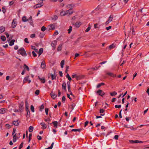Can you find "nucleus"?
I'll list each match as a JSON object with an SVG mask.
<instances>
[{"mask_svg":"<svg viewBox=\"0 0 149 149\" xmlns=\"http://www.w3.org/2000/svg\"><path fill=\"white\" fill-rule=\"evenodd\" d=\"M18 54L21 55L23 56H25L27 55L26 53L23 48H21L18 50Z\"/></svg>","mask_w":149,"mask_h":149,"instance_id":"1","label":"nucleus"},{"mask_svg":"<svg viewBox=\"0 0 149 149\" xmlns=\"http://www.w3.org/2000/svg\"><path fill=\"white\" fill-rule=\"evenodd\" d=\"M96 93L98 94L99 95L102 97L105 94V93L101 90H98L97 91Z\"/></svg>","mask_w":149,"mask_h":149,"instance_id":"2","label":"nucleus"},{"mask_svg":"<svg viewBox=\"0 0 149 149\" xmlns=\"http://www.w3.org/2000/svg\"><path fill=\"white\" fill-rule=\"evenodd\" d=\"M113 18V16L112 15H110L109 17L108 20L106 22L105 24H109L112 20Z\"/></svg>","mask_w":149,"mask_h":149,"instance_id":"3","label":"nucleus"},{"mask_svg":"<svg viewBox=\"0 0 149 149\" xmlns=\"http://www.w3.org/2000/svg\"><path fill=\"white\" fill-rule=\"evenodd\" d=\"M72 9V8H70V9H69L68 10L66 11L65 13L66 15L69 14V15H71L73 13V12L72 11H71V10Z\"/></svg>","mask_w":149,"mask_h":149,"instance_id":"4","label":"nucleus"},{"mask_svg":"<svg viewBox=\"0 0 149 149\" xmlns=\"http://www.w3.org/2000/svg\"><path fill=\"white\" fill-rule=\"evenodd\" d=\"M27 21L29 22L30 24L31 25H33V21L32 19V17L31 16H30V17L29 18V19H27Z\"/></svg>","mask_w":149,"mask_h":149,"instance_id":"5","label":"nucleus"},{"mask_svg":"<svg viewBox=\"0 0 149 149\" xmlns=\"http://www.w3.org/2000/svg\"><path fill=\"white\" fill-rule=\"evenodd\" d=\"M50 95L51 97L53 99H55L57 96L56 94L53 93L52 92H51L50 93Z\"/></svg>","mask_w":149,"mask_h":149,"instance_id":"6","label":"nucleus"},{"mask_svg":"<svg viewBox=\"0 0 149 149\" xmlns=\"http://www.w3.org/2000/svg\"><path fill=\"white\" fill-rule=\"evenodd\" d=\"M7 109L4 108H1L0 109V114H3L4 113L6 112V111Z\"/></svg>","mask_w":149,"mask_h":149,"instance_id":"7","label":"nucleus"},{"mask_svg":"<svg viewBox=\"0 0 149 149\" xmlns=\"http://www.w3.org/2000/svg\"><path fill=\"white\" fill-rule=\"evenodd\" d=\"M43 6L42 2V3H38L36 4L34 6V8H40Z\"/></svg>","mask_w":149,"mask_h":149,"instance_id":"8","label":"nucleus"},{"mask_svg":"<svg viewBox=\"0 0 149 149\" xmlns=\"http://www.w3.org/2000/svg\"><path fill=\"white\" fill-rule=\"evenodd\" d=\"M40 125L42 126V129H46L47 126L45 123H40Z\"/></svg>","mask_w":149,"mask_h":149,"instance_id":"9","label":"nucleus"},{"mask_svg":"<svg viewBox=\"0 0 149 149\" xmlns=\"http://www.w3.org/2000/svg\"><path fill=\"white\" fill-rule=\"evenodd\" d=\"M49 26L50 27L49 29V30H54L55 29V26L54 24H51L49 25Z\"/></svg>","mask_w":149,"mask_h":149,"instance_id":"10","label":"nucleus"},{"mask_svg":"<svg viewBox=\"0 0 149 149\" xmlns=\"http://www.w3.org/2000/svg\"><path fill=\"white\" fill-rule=\"evenodd\" d=\"M107 75L110 76L112 77H116V75L115 74H113L111 72H107Z\"/></svg>","mask_w":149,"mask_h":149,"instance_id":"11","label":"nucleus"},{"mask_svg":"<svg viewBox=\"0 0 149 149\" xmlns=\"http://www.w3.org/2000/svg\"><path fill=\"white\" fill-rule=\"evenodd\" d=\"M5 30V27L3 26L0 27V33L4 32Z\"/></svg>","mask_w":149,"mask_h":149,"instance_id":"12","label":"nucleus"},{"mask_svg":"<svg viewBox=\"0 0 149 149\" xmlns=\"http://www.w3.org/2000/svg\"><path fill=\"white\" fill-rule=\"evenodd\" d=\"M17 24L16 22L14 21V20H13L12 23V28H14L17 26Z\"/></svg>","mask_w":149,"mask_h":149,"instance_id":"13","label":"nucleus"},{"mask_svg":"<svg viewBox=\"0 0 149 149\" xmlns=\"http://www.w3.org/2000/svg\"><path fill=\"white\" fill-rule=\"evenodd\" d=\"M23 104H20L19 106V110L20 111H22L23 109Z\"/></svg>","mask_w":149,"mask_h":149,"instance_id":"14","label":"nucleus"},{"mask_svg":"<svg viewBox=\"0 0 149 149\" xmlns=\"http://www.w3.org/2000/svg\"><path fill=\"white\" fill-rule=\"evenodd\" d=\"M67 86L68 88V90L69 92H71L70 90V82L69 81L67 82Z\"/></svg>","mask_w":149,"mask_h":149,"instance_id":"15","label":"nucleus"},{"mask_svg":"<svg viewBox=\"0 0 149 149\" xmlns=\"http://www.w3.org/2000/svg\"><path fill=\"white\" fill-rule=\"evenodd\" d=\"M46 65L45 64L44 62V61H43L42 62L41 64V65L40 67H41L42 68L44 69L45 68V67Z\"/></svg>","mask_w":149,"mask_h":149,"instance_id":"16","label":"nucleus"},{"mask_svg":"<svg viewBox=\"0 0 149 149\" xmlns=\"http://www.w3.org/2000/svg\"><path fill=\"white\" fill-rule=\"evenodd\" d=\"M38 78L43 83H44L45 82V78L44 77H42V78H40L39 77H38Z\"/></svg>","mask_w":149,"mask_h":149,"instance_id":"17","label":"nucleus"},{"mask_svg":"<svg viewBox=\"0 0 149 149\" xmlns=\"http://www.w3.org/2000/svg\"><path fill=\"white\" fill-rule=\"evenodd\" d=\"M66 84L65 82H63L62 84V88L65 91H66Z\"/></svg>","mask_w":149,"mask_h":149,"instance_id":"18","label":"nucleus"},{"mask_svg":"<svg viewBox=\"0 0 149 149\" xmlns=\"http://www.w3.org/2000/svg\"><path fill=\"white\" fill-rule=\"evenodd\" d=\"M13 124L15 126H18L19 125V123L18 120H14L13 122Z\"/></svg>","mask_w":149,"mask_h":149,"instance_id":"19","label":"nucleus"},{"mask_svg":"<svg viewBox=\"0 0 149 149\" xmlns=\"http://www.w3.org/2000/svg\"><path fill=\"white\" fill-rule=\"evenodd\" d=\"M52 123L54 125V127H55L56 128H57L58 122L57 121H55L53 122Z\"/></svg>","mask_w":149,"mask_h":149,"instance_id":"20","label":"nucleus"},{"mask_svg":"<svg viewBox=\"0 0 149 149\" xmlns=\"http://www.w3.org/2000/svg\"><path fill=\"white\" fill-rule=\"evenodd\" d=\"M129 141L132 143H139V140H130Z\"/></svg>","mask_w":149,"mask_h":149,"instance_id":"21","label":"nucleus"},{"mask_svg":"<svg viewBox=\"0 0 149 149\" xmlns=\"http://www.w3.org/2000/svg\"><path fill=\"white\" fill-rule=\"evenodd\" d=\"M81 24V22H77L75 23V26L77 27H79Z\"/></svg>","mask_w":149,"mask_h":149,"instance_id":"22","label":"nucleus"},{"mask_svg":"<svg viewBox=\"0 0 149 149\" xmlns=\"http://www.w3.org/2000/svg\"><path fill=\"white\" fill-rule=\"evenodd\" d=\"M83 77V76L77 75L76 79L77 80H78L82 79Z\"/></svg>","mask_w":149,"mask_h":149,"instance_id":"23","label":"nucleus"},{"mask_svg":"<svg viewBox=\"0 0 149 149\" xmlns=\"http://www.w3.org/2000/svg\"><path fill=\"white\" fill-rule=\"evenodd\" d=\"M24 70H25V69L28 71L29 70V67H28L27 65L26 64H24Z\"/></svg>","mask_w":149,"mask_h":149,"instance_id":"24","label":"nucleus"},{"mask_svg":"<svg viewBox=\"0 0 149 149\" xmlns=\"http://www.w3.org/2000/svg\"><path fill=\"white\" fill-rule=\"evenodd\" d=\"M15 40H12L9 43V45L10 46H12L14 45V42H15Z\"/></svg>","mask_w":149,"mask_h":149,"instance_id":"25","label":"nucleus"},{"mask_svg":"<svg viewBox=\"0 0 149 149\" xmlns=\"http://www.w3.org/2000/svg\"><path fill=\"white\" fill-rule=\"evenodd\" d=\"M29 76L26 77L23 80V83H25L26 81H27L28 80Z\"/></svg>","mask_w":149,"mask_h":149,"instance_id":"26","label":"nucleus"},{"mask_svg":"<svg viewBox=\"0 0 149 149\" xmlns=\"http://www.w3.org/2000/svg\"><path fill=\"white\" fill-rule=\"evenodd\" d=\"M65 61L64 60H62L60 63L61 67L63 68V65L64 64Z\"/></svg>","mask_w":149,"mask_h":149,"instance_id":"27","label":"nucleus"},{"mask_svg":"<svg viewBox=\"0 0 149 149\" xmlns=\"http://www.w3.org/2000/svg\"><path fill=\"white\" fill-rule=\"evenodd\" d=\"M82 129H72L71 131L73 132L78 131L80 132Z\"/></svg>","mask_w":149,"mask_h":149,"instance_id":"28","label":"nucleus"},{"mask_svg":"<svg viewBox=\"0 0 149 149\" xmlns=\"http://www.w3.org/2000/svg\"><path fill=\"white\" fill-rule=\"evenodd\" d=\"M23 22H26L28 21L27 19L25 16H23L22 19Z\"/></svg>","mask_w":149,"mask_h":149,"instance_id":"29","label":"nucleus"},{"mask_svg":"<svg viewBox=\"0 0 149 149\" xmlns=\"http://www.w3.org/2000/svg\"><path fill=\"white\" fill-rule=\"evenodd\" d=\"M16 134H15L14 135H13V142L15 143V142L17 140V139H16Z\"/></svg>","mask_w":149,"mask_h":149,"instance_id":"30","label":"nucleus"},{"mask_svg":"<svg viewBox=\"0 0 149 149\" xmlns=\"http://www.w3.org/2000/svg\"><path fill=\"white\" fill-rule=\"evenodd\" d=\"M27 112V117H29L30 115V113L29 110H26Z\"/></svg>","mask_w":149,"mask_h":149,"instance_id":"31","label":"nucleus"},{"mask_svg":"<svg viewBox=\"0 0 149 149\" xmlns=\"http://www.w3.org/2000/svg\"><path fill=\"white\" fill-rule=\"evenodd\" d=\"M33 130V127L32 126H30L29 127V131L30 132H32Z\"/></svg>","mask_w":149,"mask_h":149,"instance_id":"32","label":"nucleus"},{"mask_svg":"<svg viewBox=\"0 0 149 149\" xmlns=\"http://www.w3.org/2000/svg\"><path fill=\"white\" fill-rule=\"evenodd\" d=\"M110 94L111 96H113L116 95L117 94V93L115 91H113L112 93H110Z\"/></svg>","mask_w":149,"mask_h":149,"instance_id":"33","label":"nucleus"},{"mask_svg":"<svg viewBox=\"0 0 149 149\" xmlns=\"http://www.w3.org/2000/svg\"><path fill=\"white\" fill-rule=\"evenodd\" d=\"M104 85V83H101L97 85V88H99L100 87L102 86H103Z\"/></svg>","mask_w":149,"mask_h":149,"instance_id":"34","label":"nucleus"},{"mask_svg":"<svg viewBox=\"0 0 149 149\" xmlns=\"http://www.w3.org/2000/svg\"><path fill=\"white\" fill-rule=\"evenodd\" d=\"M43 52V49L42 48H40L39 51V56L42 54Z\"/></svg>","mask_w":149,"mask_h":149,"instance_id":"35","label":"nucleus"},{"mask_svg":"<svg viewBox=\"0 0 149 149\" xmlns=\"http://www.w3.org/2000/svg\"><path fill=\"white\" fill-rule=\"evenodd\" d=\"M66 77L68 79V80L69 81H71L72 80V78L70 76L69 74L68 73H67L66 75Z\"/></svg>","mask_w":149,"mask_h":149,"instance_id":"36","label":"nucleus"},{"mask_svg":"<svg viewBox=\"0 0 149 149\" xmlns=\"http://www.w3.org/2000/svg\"><path fill=\"white\" fill-rule=\"evenodd\" d=\"M45 33H40L39 34V36L40 38H43L44 36Z\"/></svg>","mask_w":149,"mask_h":149,"instance_id":"37","label":"nucleus"},{"mask_svg":"<svg viewBox=\"0 0 149 149\" xmlns=\"http://www.w3.org/2000/svg\"><path fill=\"white\" fill-rule=\"evenodd\" d=\"M60 14H61V16H64L65 15H66V13H65V11H62L61 12V13H60Z\"/></svg>","mask_w":149,"mask_h":149,"instance_id":"38","label":"nucleus"},{"mask_svg":"<svg viewBox=\"0 0 149 149\" xmlns=\"http://www.w3.org/2000/svg\"><path fill=\"white\" fill-rule=\"evenodd\" d=\"M1 40H2L3 41H5V40H6V39L5 36H2L1 37Z\"/></svg>","mask_w":149,"mask_h":149,"instance_id":"39","label":"nucleus"},{"mask_svg":"<svg viewBox=\"0 0 149 149\" xmlns=\"http://www.w3.org/2000/svg\"><path fill=\"white\" fill-rule=\"evenodd\" d=\"M62 49V45H59L57 48V51H59L61 50Z\"/></svg>","mask_w":149,"mask_h":149,"instance_id":"40","label":"nucleus"},{"mask_svg":"<svg viewBox=\"0 0 149 149\" xmlns=\"http://www.w3.org/2000/svg\"><path fill=\"white\" fill-rule=\"evenodd\" d=\"M115 47V46L114 44H112V45H110L109 47V48L110 49H112Z\"/></svg>","mask_w":149,"mask_h":149,"instance_id":"41","label":"nucleus"},{"mask_svg":"<svg viewBox=\"0 0 149 149\" xmlns=\"http://www.w3.org/2000/svg\"><path fill=\"white\" fill-rule=\"evenodd\" d=\"M44 108V106L43 104H42L41 106L39 108V110L40 111H41Z\"/></svg>","mask_w":149,"mask_h":149,"instance_id":"42","label":"nucleus"},{"mask_svg":"<svg viewBox=\"0 0 149 149\" xmlns=\"http://www.w3.org/2000/svg\"><path fill=\"white\" fill-rule=\"evenodd\" d=\"M51 76L52 79V80H53L56 78V76L54 75L53 74H51Z\"/></svg>","mask_w":149,"mask_h":149,"instance_id":"43","label":"nucleus"},{"mask_svg":"<svg viewBox=\"0 0 149 149\" xmlns=\"http://www.w3.org/2000/svg\"><path fill=\"white\" fill-rule=\"evenodd\" d=\"M31 111L33 112H34V107L32 105H31Z\"/></svg>","mask_w":149,"mask_h":149,"instance_id":"44","label":"nucleus"},{"mask_svg":"<svg viewBox=\"0 0 149 149\" xmlns=\"http://www.w3.org/2000/svg\"><path fill=\"white\" fill-rule=\"evenodd\" d=\"M72 27L71 26H70V28L68 29V33H70L72 31Z\"/></svg>","mask_w":149,"mask_h":149,"instance_id":"45","label":"nucleus"},{"mask_svg":"<svg viewBox=\"0 0 149 149\" xmlns=\"http://www.w3.org/2000/svg\"><path fill=\"white\" fill-rule=\"evenodd\" d=\"M98 68H91L89 69V70H90V72H91L92 70H97L98 69Z\"/></svg>","mask_w":149,"mask_h":149,"instance_id":"46","label":"nucleus"},{"mask_svg":"<svg viewBox=\"0 0 149 149\" xmlns=\"http://www.w3.org/2000/svg\"><path fill=\"white\" fill-rule=\"evenodd\" d=\"M47 29V28L45 27L44 26H42V27L41 28V31H45L46 29Z\"/></svg>","mask_w":149,"mask_h":149,"instance_id":"47","label":"nucleus"},{"mask_svg":"<svg viewBox=\"0 0 149 149\" xmlns=\"http://www.w3.org/2000/svg\"><path fill=\"white\" fill-rule=\"evenodd\" d=\"M46 114L47 115L48 113L49 109L47 108H45V109Z\"/></svg>","mask_w":149,"mask_h":149,"instance_id":"48","label":"nucleus"},{"mask_svg":"<svg viewBox=\"0 0 149 149\" xmlns=\"http://www.w3.org/2000/svg\"><path fill=\"white\" fill-rule=\"evenodd\" d=\"M51 45L54 48V49H55V48L56 44L52 42L51 43Z\"/></svg>","mask_w":149,"mask_h":149,"instance_id":"49","label":"nucleus"},{"mask_svg":"<svg viewBox=\"0 0 149 149\" xmlns=\"http://www.w3.org/2000/svg\"><path fill=\"white\" fill-rule=\"evenodd\" d=\"M35 36H36V34L35 33H33V34H31L30 35V37L31 38H33L35 37Z\"/></svg>","mask_w":149,"mask_h":149,"instance_id":"50","label":"nucleus"},{"mask_svg":"<svg viewBox=\"0 0 149 149\" xmlns=\"http://www.w3.org/2000/svg\"><path fill=\"white\" fill-rule=\"evenodd\" d=\"M121 107V105H116L115 106V107L116 108H120Z\"/></svg>","mask_w":149,"mask_h":149,"instance_id":"51","label":"nucleus"},{"mask_svg":"<svg viewBox=\"0 0 149 149\" xmlns=\"http://www.w3.org/2000/svg\"><path fill=\"white\" fill-rule=\"evenodd\" d=\"M23 143L22 142L19 146V149H21V148L23 147Z\"/></svg>","mask_w":149,"mask_h":149,"instance_id":"52","label":"nucleus"},{"mask_svg":"<svg viewBox=\"0 0 149 149\" xmlns=\"http://www.w3.org/2000/svg\"><path fill=\"white\" fill-rule=\"evenodd\" d=\"M39 90H37L35 92V94L37 95H38L39 93Z\"/></svg>","mask_w":149,"mask_h":149,"instance_id":"53","label":"nucleus"},{"mask_svg":"<svg viewBox=\"0 0 149 149\" xmlns=\"http://www.w3.org/2000/svg\"><path fill=\"white\" fill-rule=\"evenodd\" d=\"M104 111V110L102 109H100V113H103Z\"/></svg>","mask_w":149,"mask_h":149,"instance_id":"54","label":"nucleus"},{"mask_svg":"<svg viewBox=\"0 0 149 149\" xmlns=\"http://www.w3.org/2000/svg\"><path fill=\"white\" fill-rule=\"evenodd\" d=\"M91 29V27H88L85 30V32H88Z\"/></svg>","mask_w":149,"mask_h":149,"instance_id":"55","label":"nucleus"},{"mask_svg":"<svg viewBox=\"0 0 149 149\" xmlns=\"http://www.w3.org/2000/svg\"><path fill=\"white\" fill-rule=\"evenodd\" d=\"M32 53L34 57H36L37 56V55L36 54V53H35V51H32Z\"/></svg>","mask_w":149,"mask_h":149,"instance_id":"56","label":"nucleus"},{"mask_svg":"<svg viewBox=\"0 0 149 149\" xmlns=\"http://www.w3.org/2000/svg\"><path fill=\"white\" fill-rule=\"evenodd\" d=\"M65 97L64 96H63V97H62V102H63V103L65 101Z\"/></svg>","mask_w":149,"mask_h":149,"instance_id":"57","label":"nucleus"},{"mask_svg":"<svg viewBox=\"0 0 149 149\" xmlns=\"http://www.w3.org/2000/svg\"><path fill=\"white\" fill-rule=\"evenodd\" d=\"M24 41L25 42H26V43H29V42L28 40V39L27 38H25L24 39Z\"/></svg>","mask_w":149,"mask_h":149,"instance_id":"58","label":"nucleus"},{"mask_svg":"<svg viewBox=\"0 0 149 149\" xmlns=\"http://www.w3.org/2000/svg\"><path fill=\"white\" fill-rule=\"evenodd\" d=\"M14 3V1H10L9 3V5L10 6H11L12 5H13V4Z\"/></svg>","mask_w":149,"mask_h":149,"instance_id":"59","label":"nucleus"},{"mask_svg":"<svg viewBox=\"0 0 149 149\" xmlns=\"http://www.w3.org/2000/svg\"><path fill=\"white\" fill-rule=\"evenodd\" d=\"M66 69L65 70V73H67L68 71V69L69 68V66H66Z\"/></svg>","mask_w":149,"mask_h":149,"instance_id":"60","label":"nucleus"},{"mask_svg":"<svg viewBox=\"0 0 149 149\" xmlns=\"http://www.w3.org/2000/svg\"><path fill=\"white\" fill-rule=\"evenodd\" d=\"M37 138L39 140H41L42 139V137L40 136H39V135H38L37 136Z\"/></svg>","mask_w":149,"mask_h":149,"instance_id":"61","label":"nucleus"},{"mask_svg":"<svg viewBox=\"0 0 149 149\" xmlns=\"http://www.w3.org/2000/svg\"><path fill=\"white\" fill-rule=\"evenodd\" d=\"M77 76V75L76 74H73L72 76V78H76Z\"/></svg>","mask_w":149,"mask_h":149,"instance_id":"62","label":"nucleus"},{"mask_svg":"<svg viewBox=\"0 0 149 149\" xmlns=\"http://www.w3.org/2000/svg\"><path fill=\"white\" fill-rule=\"evenodd\" d=\"M13 111L15 112H17L19 111V110L17 109H13Z\"/></svg>","mask_w":149,"mask_h":149,"instance_id":"63","label":"nucleus"},{"mask_svg":"<svg viewBox=\"0 0 149 149\" xmlns=\"http://www.w3.org/2000/svg\"><path fill=\"white\" fill-rule=\"evenodd\" d=\"M111 26H109L108 27H106V29L107 30H109L110 29H111Z\"/></svg>","mask_w":149,"mask_h":149,"instance_id":"64","label":"nucleus"}]
</instances>
